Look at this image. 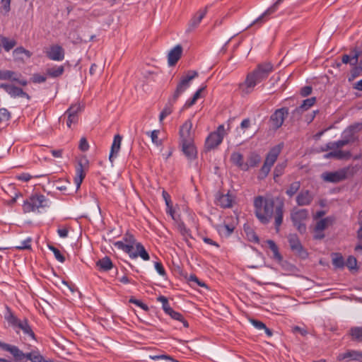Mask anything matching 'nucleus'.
Instances as JSON below:
<instances>
[{"instance_id":"f257e3e1","label":"nucleus","mask_w":362,"mask_h":362,"mask_svg":"<svg viewBox=\"0 0 362 362\" xmlns=\"http://www.w3.org/2000/svg\"><path fill=\"white\" fill-rule=\"evenodd\" d=\"M254 206L255 215L262 224H267L271 221L274 211L275 228L279 232L283 221L284 203L280 202L274 208L273 199H265L259 196L254 200Z\"/></svg>"},{"instance_id":"f03ea898","label":"nucleus","mask_w":362,"mask_h":362,"mask_svg":"<svg viewBox=\"0 0 362 362\" xmlns=\"http://www.w3.org/2000/svg\"><path fill=\"white\" fill-rule=\"evenodd\" d=\"M272 71L273 65L270 62L258 64L253 71L247 75L245 81L240 84V89L247 94L251 93L255 86L266 79Z\"/></svg>"},{"instance_id":"7ed1b4c3","label":"nucleus","mask_w":362,"mask_h":362,"mask_svg":"<svg viewBox=\"0 0 362 362\" xmlns=\"http://www.w3.org/2000/svg\"><path fill=\"white\" fill-rule=\"evenodd\" d=\"M226 134L223 124L218 127L217 129L207 136L205 141L204 148L206 151H211L217 148L221 143Z\"/></svg>"},{"instance_id":"20e7f679","label":"nucleus","mask_w":362,"mask_h":362,"mask_svg":"<svg viewBox=\"0 0 362 362\" xmlns=\"http://www.w3.org/2000/svg\"><path fill=\"white\" fill-rule=\"evenodd\" d=\"M308 218V211L307 209H293L291 212V219L293 224L301 234L306 231V226L303 221L307 220Z\"/></svg>"},{"instance_id":"39448f33","label":"nucleus","mask_w":362,"mask_h":362,"mask_svg":"<svg viewBox=\"0 0 362 362\" xmlns=\"http://www.w3.org/2000/svg\"><path fill=\"white\" fill-rule=\"evenodd\" d=\"M47 199L42 194L32 195L29 199L24 201L23 210L25 213L35 211L36 209L47 206Z\"/></svg>"},{"instance_id":"423d86ee","label":"nucleus","mask_w":362,"mask_h":362,"mask_svg":"<svg viewBox=\"0 0 362 362\" xmlns=\"http://www.w3.org/2000/svg\"><path fill=\"white\" fill-rule=\"evenodd\" d=\"M349 168H341L337 171L325 172L321 175L322 179L327 182L337 183L346 179Z\"/></svg>"},{"instance_id":"0eeeda50","label":"nucleus","mask_w":362,"mask_h":362,"mask_svg":"<svg viewBox=\"0 0 362 362\" xmlns=\"http://www.w3.org/2000/svg\"><path fill=\"white\" fill-rule=\"evenodd\" d=\"M354 141L352 129H346L343 133V139L334 142H329L326 145L323 151L339 149Z\"/></svg>"},{"instance_id":"6e6552de","label":"nucleus","mask_w":362,"mask_h":362,"mask_svg":"<svg viewBox=\"0 0 362 362\" xmlns=\"http://www.w3.org/2000/svg\"><path fill=\"white\" fill-rule=\"evenodd\" d=\"M288 115V109L287 107H281L276 110L270 117V121L274 129H279L284 123L285 117Z\"/></svg>"},{"instance_id":"1a4fd4ad","label":"nucleus","mask_w":362,"mask_h":362,"mask_svg":"<svg viewBox=\"0 0 362 362\" xmlns=\"http://www.w3.org/2000/svg\"><path fill=\"white\" fill-rule=\"evenodd\" d=\"M288 240L289 243L291 250L302 257H305L308 253L304 250L303 245H301L300 240L296 234H290L288 236Z\"/></svg>"},{"instance_id":"9d476101","label":"nucleus","mask_w":362,"mask_h":362,"mask_svg":"<svg viewBox=\"0 0 362 362\" xmlns=\"http://www.w3.org/2000/svg\"><path fill=\"white\" fill-rule=\"evenodd\" d=\"M192 122L190 119L187 120L180 129V136L181 141H194V135L192 132Z\"/></svg>"},{"instance_id":"9b49d317","label":"nucleus","mask_w":362,"mask_h":362,"mask_svg":"<svg viewBox=\"0 0 362 362\" xmlns=\"http://www.w3.org/2000/svg\"><path fill=\"white\" fill-rule=\"evenodd\" d=\"M207 13V7L199 10L191 18L188 23L187 32L190 33L198 27L202 20Z\"/></svg>"},{"instance_id":"f8f14e48","label":"nucleus","mask_w":362,"mask_h":362,"mask_svg":"<svg viewBox=\"0 0 362 362\" xmlns=\"http://www.w3.org/2000/svg\"><path fill=\"white\" fill-rule=\"evenodd\" d=\"M88 160L85 158L79 160L78 163V166L76 168V177L74 178V182L76 186V189H78L80 188L83 180L86 176L84 168L88 164Z\"/></svg>"},{"instance_id":"ddd939ff","label":"nucleus","mask_w":362,"mask_h":362,"mask_svg":"<svg viewBox=\"0 0 362 362\" xmlns=\"http://www.w3.org/2000/svg\"><path fill=\"white\" fill-rule=\"evenodd\" d=\"M47 57L54 61H62L64 58V49L57 45H52L46 52Z\"/></svg>"},{"instance_id":"4468645a","label":"nucleus","mask_w":362,"mask_h":362,"mask_svg":"<svg viewBox=\"0 0 362 362\" xmlns=\"http://www.w3.org/2000/svg\"><path fill=\"white\" fill-rule=\"evenodd\" d=\"M182 151L189 160H192L197 156V150L194 145V141H181Z\"/></svg>"},{"instance_id":"2eb2a0df","label":"nucleus","mask_w":362,"mask_h":362,"mask_svg":"<svg viewBox=\"0 0 362 362\" xmlns=\"http://www.w3.org/2000/svg\"><path fill=\"white\" fill-rule=\"evenodd\" d=\"M313 194L308 189L301 190L296 197V203L298 206H308L313 200Z\"/></svg>"},{"instance_id":"dca6fc26","label":"nucleus","mask_w":362,"mask_h":362,"mask_svg":"<svg viewBox=\"0 0 362 362\" xmlns=\"http://www.w3.org/2000/svg\"><path fill=\"white\" fill-rule=\"evenodd\" d=\"M284 0H277L272 6L267 8L259 17L255 20L248 28L252 26L256 23H262L265 21L264 18L274 13L277 10L278 6L283 2Z\"/></svg>"},{"instance_id":"f3484780","label":"nucleus","mask_w":362,"mask_h":362,"mask_svg":"<svg viewBox=\"0 0 362 362\" xmlns=\"http://www.w3.org/2000/svg\"><path fill=\"white\" fill-rule=\"evenodd\" d=\"M283 146V144H279L272 148L267 153L264 162L272 166L280 154Z\"/></svg>"},{"instance_id":"a211bd4d","label":"nucleus","mask_w":362,"mask_h":362,"mask_svg":"<svg viewBox=\"0 0 362 362\" xmlns=\"http://www.w3.org/2000/svg\"><path fill=\"white\" fill-rule=\"evenodd\" d=\"M182 53V47L180 45H176L172 49L168 55V62L170 66H174L180 59Z\"/></svg>"},{"instance_id":"6ab92c4d","label":"nucleus","mask_w":362,"mask_h":362,"mask_svg":"<svg viewBox=\"0 0 362 362\" xmlns=\"http://www.w3.org/2000/svg\"><path fill=\"white\" fill-rule=\"evenodd\" d=\"M189 84L190 83L182 77L180 82L177 85L172 98H170V101L176 102L181 94H182L189 87Z\"/></svg>"},{"instance_id":"aec40b11","label":"nucleus","mask_w":362,"mask_h":362,"mask_svg":"<svg viewBox=\"0 0 362 362\" xmlns=\"http://www.w3.org/2000/svg\"><path fill=\"white\" fill-rule=\"evenodd\" d=\"M353 55L350 57L348 54H344L341 57V62L344 64L349 63L351 65H356L358 62V59L362 54L361 50L358 48H354L352 50Z\"/></svg>"},{"instance_id":"412c9836","label":"nucleus","mask_w":362,"mask_h":362,"mask_svg":"<svg viewBox=\"0 0 362 362\" xmlns=\"http://www.w3.org/2000/svg\"><path fill=\"white\" fill-rule=\"evenodd\" d=\"M217 204L222 208H230L233 206L234 197L228 192L226 194H219L217 197Z\"/></svg>"},{"instance_id":"4be33fe9","label":"nucleus","mask_w":362,"mask_h":362,"mask_svg":"<svg viewBox=\"0 0 362 362\" xmlns=\"http://www.w3.org/2000/svg\"><path fill=\"white\" fill-rule=\"evenodd\" d=\"M1 349L10 352L16 361H22L24 359V353L16 346L3 343Z\"/></svg>"},{"instance_id":"5701e85b","label":"nucleus","mask_w":362,"mask_h":362,"mask_svg":"<svg viewBox=\"0 0 362 362\" xmlns=\"http://www.w3.org/2000/svg\"><path fill=\"white\" fill-rule=\"evenodd\" d=\"M133 254H137L135 258L140 257L143 260L148 261L150 259V256L143 245L140 243H136L133 245V249L132 250Z\"/></svg>"},{"instance_id":"b1692460","label":"nucleus","mask_w":362,"mask_h":362,"mask_svg":"<svg viewBox=\"0 0 362 362\" xmlns=\"http://www.w3.org/2000/svg\"><path fill=\"white\" fill-rule=\"evenodd\" d=\"M122 137L119 134H116L114 136L113 142L111 146L110 153L109 156L110 160L112 163V158L114 156H117L119 151Z\"/></svg>"},{"instance_id":"393cba45","label":"nucleus","mask_w":362,"mask_h":362,"mask_svg":"<svg viewBox=\"0 0 362 362\" xmlns=\"http://www.w3.org/2000/svg\"><path fill=\"white\" fill-rule=\"evenodd\" d=\"M31 52L23 47H18L16 48L13 52V56L16 61L23 62L24 61L25 57L28 59L31 57Z\"/></svg>"},{"instance_id":"a878e982","label":"nucleus","mask_w":362,"mask_h":362,"mask_svg":"<svg viewBox=\"0 0 362 362\" xmlns=\"http://www.w3.org/2000/svg\"><path fill=\"white\" fill-rule=\"evenodd\" d=\"M231 162L243 170H247V165L243 161V156L238 152H233L230 156Z\"/></svg>"},{"instance_id":"bb28decb","label":"nucleus","mask_w":362,"mask_h":362,"mask_svg":"<svg viewBox=\"0 0 362 362\" xmlns=\"http://www.w3.org/2000/svg\"><path fill=\"white\" fill-rule=\"evenodd\" d=\"M334 150V151L325 154L324 157L325 158H335L337 159H347L351 157V153L349 151H344L339 149Z\"/></svg>"},{"instance_id":"cd10ccee","label":"nucleus","mask_w":362,"mask_h":362,"mask_svg":"<svg viewBox=\"0 0 362 362\" xmlns=\"http://www.w3.org/2000/svg\"><path fill=\"white\" fill-rule=\"evenodd\" d=\"M16 327H18L19 329H21L25 334L28 335L32 339H35V334L28 325V320L26 319L20 320Z\"/></svg>"},{"instance_id":"c85d7f7f","label":"nucleus","mask_w":362,"mask_h":362,"mask_svg":"<svg viewBox=\"0 0 362 362\" xmlns=\"http://www.w3.org/2000/svg\"><path fill=\"white\" fill-rule=\"evenodd\" d=\"M266 244L268 245L269 248L272 250L273 252L272 257L277 260L278 262H281L283 259L281 255L280 254L279 251L278 246L275 243L274 241L272 240H267L266 242Z\"/></svg>"},{"instance_id":"c756f323","label":"nucleus","mask_w":362,"mask_h":362,"mask_svg":"<svg viewBox=\"0 0 362 362\" xmlns=\"http://www.w3.org/2000/svg\"><path fill=\"white\" fill-rule=\"evenodd\" d=\"M346 358H352L356 361H362V353L356 351H349L344 354H339L337 357L339 361L344 360Z\"/></svg>"},{"instance_id":"7c9ffc66","label":"nucleus","mask_w":362,"mask_h":362,"mask_svg":"<svg viewBox=\"0 0 362 362\" xmlns=\"http://www.w3.org/2000/svg\"><path fill=\"white\" fill-rule=\"evenodd\" d=\"M97 267H99L100 270L103 271H108L111 269L113 267L112 262L110 257H105L100 259H99L96 262Z\"/></svg>"},{"instance_id":"2f4dec72","label":"nucleus","mask_w":362,"mask_h":362,"mask_svg":"<svg viewBox=\"0 0 362 362\" xmlns=\"http://www.w3.org/2000/svg\"><path fill=\"white\" fill-rule=\"evenodd\" d=\"M64 71L63 66H56L51 68H48L46 70V74L52 78H57L62 75Z\"/></svg>"},{"instance_id":"473e14b6","label":"nucleus","mask_w":362,"mask_h":362,"mask_svg":"<svg viewBox=\"0 0 362 362\" xmlns=\"http://www.w3.org/2000/svg\"><path fill=\"white\" fill-rule=\"evenodd\" d=\"M115 245L117 248L121 249L125 252H127L132 259H135V257L137 255V254L132 253V250L133 249V245H127L122 241H117L115 243Z\"/></svg>"},{"instance_id":"72a5a7b5","label":"nucleus","mask_w":362,"mask_h":362,"mask_svg":"<svg viewBox=\"0 0 362 362\" xmlns=\"http://www.w3.org/2000/svg\"><path fill=\"white\" fill-rule=\"evenodd\" d=\"M332 221L329 217L320 220L315 225V231L322 232L332 223Z\"/></svg>"},{"instance_id":"f704fd0d","label":"nucleus","mask_w":362,"mask_h":362,"mask_svg":"<svg viewBox=\"0 0 362 362\" xmlns=\"http://www.w3.org/2000/svg\"><path fill=\"white\" fill-rule=\"evenodd\" d=\"M0 40L1 42V44L4 48V49L6 52L10 51L11 49H13L17 44L16 41L15 40H10L9 38L1 36Z\"/></svg>"},{"instance_id":"c9c22d12","label":"nucleus","mask_w":362,"mask_h":362,"mask_svg":"<svg viewBox=\"0 0 362 362\" xmlns=\"http://www.w3.org/2000/svg\"><path fill=\"white\" fill-rule=\"evenodd\" d=\"M8 94L11 95L12 97H25L28 100L30 99V96L25 93L21 88H18L14 86H11L10 90L8 92Z\"/></svg>"},{"instance_id":"e433bc0d","label":"nucleus","mask_w":362,"mask_h":362,"mask_svg":"<svg viewBox=\"0 0 362 362\" xmlns=\"http://www.w3.org/2000/svg\"><path fill=\"white\" fill-rule=\"evenodd\" d=\"M261 161V157L259 155L255 153H252L248 157L247 162L245 163L247 165V170L250 167H255Z\"/></svg>"},{"instance_id":"4c0bfd02","label":"nucleus","mask_w":362,"mask_h":362,"mask_svg":"<svg viewBox=\"0 0 362 362\" xmlns=\"http://www.w3.org/2000/svg\"><path fill=\"white\" fill-rule=\"evenodd\" d=\"M349 334L351 336L353 340L357 341H362V327H354L349 330Z\"/></svg>"},{"instance_id":"58836bf2","label":"nucleus","mask_w":362,"mask_h":362,"mask_svg":"<svg viewBox=\"0 0 362 362\" xmlns=\"http://www.w3.org/2000/svg\"><path fill=\"white\" fill-rule=\"evenodd\" d=\"M332 256V264L334 267L341 269L344 267V260L342 255L339 253H333Z\"/></svg>"},{"instance_id":"ea45409f","label":"nucleus","mask_w":362,"mask_h":362,"mask_svg":"<svg viewBox=\"0 0 362 362\" xmlns=\"http://www.w3.org/2000/svg\"><path fill=\"white\" fill-rule=\"evenodd\" d=\"M175 102L170 101V98L168 100V104L165 105L163 111L160 112L159 116L160 122H162L165 117L170 115L173 112V105Z\"/></svg>"},{"instance_id":"a19ab883","label":"nucleus","mask_w":362,"mask_h":362,"mask_svg":"<svg viewBox=\"0 0 362 362\" xmlns=\"http://www.w3.org/2000/svg\"><path fill=\"white\" fill-rule=\"evenodd\" d=\"M300 182L299 181L293 182L289 185L288 189L286 190V194L289 197H292L300 189Z\"/></svg>"},{"instance_id":"79ce46f5","label":"nucleus","mask_w":362,"mask_h":362,"mask_svg":"<svg viewBox=\"0 0 362 362\" xmlns=\"http://www.w3.org/2000/svg\"><path fill=\"white\" fill-rule=\"evenodd\" d=\"M235 226L233 224L224 223L218 226L219 232L226 236L230 235L233 232Z\"/></svg>"},{"instance_id":"37998d69","label":"nucleus","mask_w":362,"mask_h":362,"mask_svg":"<svg viewBox=\"0 0 362 362\" xmlns=\"http://www.w3.org/2000/svg\"><path fill=\"white\" fill-rule=\"evenodd\" d=\"M287 165L286 161L278 163L274 170V178L276 180V177H280L283 175L284 170Z\"/></svg>"},{"instance_id":"c03bdc74","label":"nucleus","mask_w":362,"mask_h":362,"mask_svg":"<svg viewBox=\"0 0 362 362\" xmlns=\"http://www.w3.org/2000/svg\"><path fill=\"white\" fill-rule=\"evenodd\" d=\"M6 310L8 313L5 315L6 320L8 322V323L11 324L13 326H15L18 323L20 320H18L11 311V309L8 307H6Z\"/></svg>"},{"instance_id":"a18cd8bd","label":"nucleus","mask_w":362,"mask_h":362,"mask_svg":"<svg viewBox=\"0 0 362 362\" xmlns=\"http://www.w3.org/2000/svg\"><path fill=\"white\" fill-rule=\"evenodd\" d=\"M168 315H169L173 319L182 322L185 327L189 326L188 322L184 320L183 316L180 313L172 310Z\"/></svg>"},{"instance_id":"49530a36","label":"nucleus","mask_w":362,"mask_h":362,"mask_svg":"<svg viewBox=\"0 0 362 362\" xmlns=\"http://www.w3.org/2000/svg\"><path fill=\"white\" fill-rule=\"evenodd\" d=\"M48 248L52 251L53 252L54 255V257L55 258L60 262L63 263L65 261V257L61 253V252L57 249L55 247H54L53 245H48Z\"/></svg>"},{"instance_id":"de8ad7c7","label":"nucleus","mask_w":362,"mask_h":362,"mask_svg":"<svg viewBox=\"0 0 362 362\" xmlns=\"http://www.w3.org/2000/svg\"><path fill=\"white\" fill-rule=\"evenodd\" d=\"M15 73L12 71H1L0 70V80H13L17 81V78H13Z\"/></svg>"},{"instance_id":"09e8293b","label":"nucleus","mask_w":362,"mask_h":362,"mask_svg":"<svg viewBox=\"0 0 362 362\" xmlns=\"http://www.w3.org/2000/svg\"><path fill=\"white\" fill-rule=\"evenodd\" d=\"M83 108V106L80 103L71 105L70 107L66 111V113H71L73 115H78Z\"/></svg>"},{"instance_id":"8fccbe9b","label":"nucleus","mask_w":362,"mask_h":362,"mask_svg":"<svg viewBox=\"0 0 362 362\" xmlns=\"http://www.w3.org/2000/svg\"><path fill=\"white\" fill-rule=\"evenodd\" d=\"M316 101V98L315 97H312L308 99H305L303 101V103L299 106L303 107V110L305 111L310 107H312Z\"/></svg>"},{"instance_id":"3c124183","label":"nucleus","mask_w":362,"mask_h":362,"mask_svg":"<svg viewBox=\"0 0 362 362\" xmlns=\"http://www.w3.org/2000/svg\"><path fill=\"white\" fill-rule=\"evenodd\" d=\"M272 165H269L267 163H264V165L260 169L259 178L263 179L267 176L269 174L270 170H271Z\"/></svg>"},{"instance_id":"603ef678","label":"nucleus","mask_w":362,"mask_h":362,"mask_svg":"<svg viewBox=\"0 0 362 362\" xmlns=\"http://www.w3.org/2000/svg\"><path fill=\"white\" fill-rule=\"evenodd\" d=\"M354 67L351 71V78L349 80L355 78L362 71V61H361L359 65H352Z\"/></svg>"},{"instance_id":"864d4df0","label":"nucleus","mask_w":362,"mask_h":362,"mask_svg":"<svg viewBox=\"0 0 362 362\" xmlns=\"http://www.w3.org/2000/svg\"><path fill=\"white\" fill-rule=\"evenodd\" d=\"M304 111L303 110L302 107H296L293 111H292L291 114V119L293 121H298L300 119L301 115Z\"/></svg>"},{"instance_id":"5fc2aeb1","label":"nucleus","mask_w":362,"mask_h":362,"mask_svg":"<svg viewBox=\"0 0 362 362\" xmlns=\"http://www.w3.org/2000/svg\"><path fill=\"white\" fill-rule=\"evenodd\" d=\"M11 0H1V12L4 13V15H6L11 9Z\"/></svg>"},{"instance_id":"6e6d98bb","label":"nucleus","mask_w":362,"mask_h":362,"mask_svg":"<svg viewBox=\"0 0 362 362\" xmlns=\"http://www.w3.org/2000/svg\"><path fill=\"white\" fill-rule=\"evenodd\" d=\"M163 197L165 202V204L169 209L170 214L172 213V203L170 200V194L165 190L162 192Z\"/></svg>"},{"instance_id":"4d7b16f0","label":"nucleus","mask_w":362,"mask_h":362,"mask_svg":"<svg viewBox=\"0 0 362 362\" xmlns=\"http://www.w3.org/2000/svg\"><path fill=\"white\" fill-rule=\"evenodd\" d=\"M31 238H28L25 240L21 243V245H16L15 247L18 250H28L30 249Z\"/></svg>"},{"instance_id":"13d9d810","label":"nucleus","mask_w":362,"mask_h":362,"mask_svg":"<svg viewBox=\"0 0 362 362\" xmlns=\"http://www.w3.org/2000/svg\"><path fill=\"white\" fill-rule=\"evenodd\" d=\"M65 115H67V116H68L66 124L69 127H71V124L77 123L78 119V115H73L71 113H66V112H65Z\"/></svg>"},{"instance_id":"bf43d9fd","label":"nucleus","mask_w":362,"mask_h":362,"mask_svg":"<svg viewBox=\"0 0 362 362\" xmlns=\"http://www.w3.org/2000/svg\"><path fill=\"white\" fill-rule=\"evenodd\" d=\"M158 130H153L151 132V141L153 144H155L156 146L161 145V141L158 139Z\"/></svg>"},{"instance_id":"052dcab7","label":"nucleus","mask_w":362,"mask_h":362,"mask_svg":"<svg viewBox=\"0 0 362 362\" xmlns=\"http://www.w3.org/2000/svg\"><path fill=\"white\" fill-rule=\"evenodd\" d=\"M10 118L9 112L5 108L0 109V122L8 121Z\"/></svg>"},{"instance_id":"680f3d73","label":"nucleus","mask_w":362,"mask_h":362,"mask_svg":"<svg viewBox=\"0 0 362 362\" xmlns=\"http://www.w3.org/2000/svg\"><path fill=\"white\" fill-rule=\"evenodd\" d=\"M32 362H46L42 355L37 351H33Z\"/></svg>"},{"instance_id":"e2e57ef3","label":"nucleus","mask_w":362,"mask_h":362,"mask_svg":"<svg viewBox=\"0 0 362 362\" xmlns=\"http://www.w3.org/2000/svg\"><path fill=\"white\" fill-rule=\"evenodd\" d=\"M124 240L127 245H135L137 242L132 234L126 233L124 237Z\"/></svg>"},{"instance_id":"0e129e2a","label":"nucleus","mask_w":362,"mask_h":362,"mask_svg":"<svg viewBox=\"0 0 362 362\" xmlns=\"http://www.w3.org/2000/svg\"><path fill=\"white\" fill-rule=\"evenodd\" d=\"M356 259L354 257L350 256L346 260V265L347 266L348 268L352 269L356 268Z\"/></svg>"},{"instance_id":"69168bd1","label":"nucleus","mask_w":362,"mask_h":362,"mask_svg":"<svg viewBox=\"0 0 362 362\" xmlns=\"http://www.w3.org/2000/svg\"><path fill=\"white\" fill-rule=\"evenodd\" d=\"M129 303H134L138 306H139L140 308H141L144 310H146L147 311L148 310V307L144 304V303H142L141 301L139 300H136L134 298H131L129 299Z\"/></svg>"},{"instance_id":"338daca9","label":"nucleus","mask_w":362,"mask_h":362,"mask_svg":"<svg viewBox=\"0 0 362 362\" xmlns=\"http://www.w3.org/2000/svg\"><path fill=\"white\" fill-rule=\"evenodd\" d=\"M89 148L88 143L86 138L83 137L81 139L79 142V148L82 151H88Z\"/></svg>"},{"instance_id":"774afa93","label":"nucleus","mask_w":362,"mask_h":362,"mask_svg":"<svg viewBox=\"0 0 362 362\" xmlns=\"http://www.w3.org/2000/svg\"><path fill=\"white\" fill-rule=\"evenodd\" d=\"M197 76H198V72L196 71H189L187 72V74L185 76H182L185 80H187L189 83H190V81L192 80H193L194 78H196Z\"/></svg>"}]
</instances>
